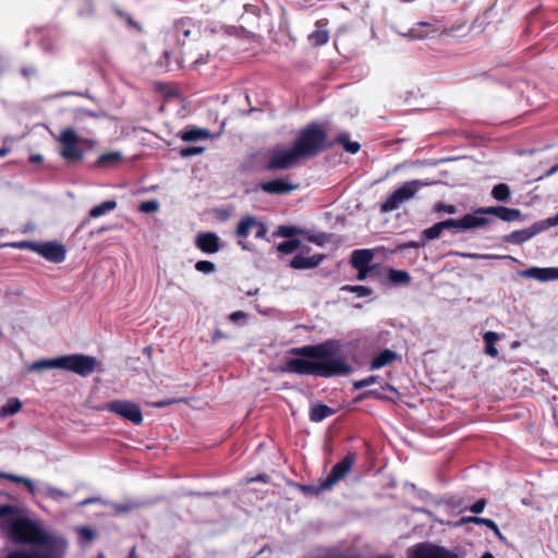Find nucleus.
Here are the masks:
<instances>
[{
  "label": "nucleus",
  "mask_w": 558,
  "mask_h": 558,
  "mask_svg": "<svg viewBox=\"0 0 558 558\" xmlns=\"http://www.w3.org/2000/svg\"><path fill=\"white\" fill-rule=\"evenodd\" d=\"M342 345L339 340L330 339L318 344H307L292 348L290 353L305 359H289L283 371L296 375H312L323 378L347 376L352 373V366L341 354Z\"/></svg>",
  "instance_id": "1"
},
{
  "label": "nucleus",
  "mask_w": 558,
  "mask_h": 558,
  "mask_svg": "<svg viewBox=\"0 0 558 558\" xmlns=\"http://www.w3.org/2000/svg\"><path fill=\"white\" fill-rule=\"evenodd\" d=\"M8 535L14 543L37 546L32 553L52 558H63L65 554L66 542L62 537L47 534L39 525L27 518L11 521Z\"/></svg>",
  "instance_id": "2"
},
{
  "label": "nucleus",
  "mask_w": 558,
  "mask_h": 558,
  "mask_svg": "<svg viewBox=\"0 0 558 558\" xmlns=\"http://www.w3.org/2000/svg\"><path fill=\"white\" fill-rule=\"evenodd\" d=\"M335 143L342 145L345 151L353 155L361 148L357 142L350 141L349 133H341L333 142H329L326 129L315 122L307 124L299 132L293 147L302 160L319 155L323 150L332 147Z\"/></svg>",
  "instance_id": "3"
},
{
  "label": "nucleus",
  "mask_w": 558,
  "mask_h": 558,
  "mask_svg": "<svg viewBox=\"0 0 558 558\" xmlns=\"http://www.w3.org/2000/svg\"><path fill=\"white\" fill-rule=\"evenodd\" d=\"M49 368H60L72 372L81 377H88L94 372H100L101 362L95 356L81 353L62 355L56 359H44L33 362L28 369L38 372Z\"/></svg>",
  "instance_id": "4"
},
{
  "label": "nucleus",
  "mask_w": 558,
  "mask_h": 558,
  "mask_svg": "<svg viewBox=\"0 0 558 558\" xmlns=\"http://www.w3.org/2000/svg\"><path fill=\"white\" fill-rule=\"evenodd\" d=\"M356 461L355 452H348L339 462H337L332 468L328 476L317 486H303V490L320 493L324 490L330 489L338 482L343 480L349 472L352 470L354 463Z\"/></svg>",
  "instance_id": "5"
},
{
  "label": "nucleus",
  "mask_w": 558,
  "mask_h": 558,
  "mask_svg": "<svg viewBox=\"0 0 558 558\" xmlns=\"http://www.w3.org/2000/svg\"><path fill=\"white\" fill-rule=\"evenodd\" d=\"M301 158L293 145L290 148L276 146L267 151V161L264 165L266 171L289 170L300 165Z\"/></svg>",
  "instance_id": "6"
},
{
  "label": "nucleus",
  "mask_w": 558,
  "mask_h": 558,
  "mask_svg": "<svg viewBox=\"0 0 558 558\" xmlns=\"http://www.w3.org/2000/svg\"><path fill=\"white\" fill-rule=\"evenodd\" d=\"M428 185L421 180H411L404 182L395 190L387 199L380 205L381 213H391L400 207L401 204L414 197L421 187Z\"/></svg>",
  "instance_id": "7"
},
{
  "label": "nucleus",
  "mask_w": 558,
  "mask_h": 558,
  "mask_svg": "<svg viewBox=\"0 0 558 558\" xmlns=\"http://www.w3.org/2000/svg\"><path fill=\"white\" fill-rule=\"evenodd\" d=\"M58 142L60 144V156L69 161L75 162L81 161L84 158V151L80 147V143L82 140L72 128H66L62 130L58 136Z\"/></svg>",
  "instance_id": "8"
},
{
  "label": "nucleus",
  "mask_w": 558,
  "mask_h": 558,
  "mask_svg": "<svg viewBox=\"0 0 558 558\" xmlns=\"http://www.w3.org/2000/svg\"><path fill=\"white\" fill-rule=\"evenodd\" d=\"M102 411L113 413L134 425L143 423V413L141 407L130 400H112L101 407Z\"/></svg>",
  "instance_id": "9"
},
{
  "label": "nucleus",
  "mask_w": 558,
  "mask_h": 558,
  "mask_svg": "<svg viewBox=\"0 0 558 558\" xmlns=\"http://www.w3.org/2000/svg\"><path fill=\"white\" fill-rule=\"evenodd\" d=\"M407 558H460V556L444 546L424 542L412 546Z\"/></svg>",
  "instance_id": "10"
},
{
  "label": "nucleus",
  "mask_w": 558,
  "mask_h": 558,
  "mask_svg": "<svg viewBox=\"0 0 558 558\" xmlns=\"http://www.w3.org/2000/svg\"><path fill=\"white\" fill-rule=\"evenodd\" d=\"M36 253L53 264H61L66 258L65 246L57 241L38 242Z\"/></svg>",
  "instance_id": "11"
},
{
  "label": "nucleus",
  "mask_w": 558,
  "mask_h": 558,
  "mask_svg": "<svg viewBox=\"0 0 558 558\" xmlns=\"http://www.w3.org/2000/svg\"><path fill=\"white\" fill-rule=\"evenodd\" d=\"M259 187L263 192L271 195H287L298 189V184L290 182V177L277 178L262 182Z\"/></svg>",
  "instance_id": "12"
},
{
  "label": "nucleus",
  "mask_w": 558,
  "mask_h": 558,
  "mask_svg": "<svg viewBox=\"0 0 558 558\" xmlns=\"http://www.w3.org/2000/svg\"><path fill=\"white\" fill-rule=\"evenodd\" d=\"M475 214H487L493 215L499 218L502 221L511 222L515 220H520L522 217V213L518 208H509L506 206H489V207H480L475 209Z\"/></svg>",
  "instance_id": "13"
},
{
  "label": "nucleus",
  "mask_w": 558,
  "mask_h": 558,
  "mask_svg": "<svg viewBox=\"0 0 558 558\" xmlns=\"http://www.w3.org/2000/svg\"><path fill=\"white\" fill-rule=\"evenodd\" d=\"M195 245L205 254H214L221 248L220 239L214 232L199 233L196 236Z\"/></svg>",
  "instance_id": "14"
},
{
  "label": "nucleus",
  "mask_w": 558,
  "mask_h": 558,
  "mask_svg": "<svg viewBox=\"0 0 558 558\" xmlns=\"http://www.w3.org/2000/svg\"><path fill=\"white\" fill-rule=\"evenodd\" d=\"M543 230L538 225H533L530 228L512 231L502 236L505 243L510 244H522L533 236L538 234Z\"/></svg>",
  "instance_id": "15"
},
{
  "label": "nucleus",
  "mask_w": 558,
  "mask_h": 558,
  "mask_svg": "<svg viewBox=\"0 0 558 558\" xmlns=\"http://www.w3.org/2000/svg\"><path fill=\"white\" fill-rule=\"evenodd\" d=\"M325 258V254H314L308 257H305L302 254H298L290 260V267L300 270L313 269L318 267L324 262Z\"/></svg>",
  "instance_id": "16"
},
{
  "label": "nucleus",
  "mask_w": 558,
  "mask_h": 558,
  "mask_svg": "<svg viewBox=\"0 0 558 558\" xmlns=\"http://www.w3.org/2000/svg\"><path fill=\"white\" fill-rule=\"evenodd\" d=\"M373 258L374 253L369 248L354 250L351 253L350 264L353 268L376 267L375 265H371Z\"/></svg>",
  "instance_id": "17"
},
{
  "label": "nucleus",
  "mask_w": 558,
  "mask_h": 558,
  "mask_svg": "<svg viewBox=\"0 0 558 558\" xmlns=\"http://www.w3.org/2000/svg\"><path fill=\"white\" fill-rule=\"evenodd\" d=\"M484 214H466L460 219L461 230L481 228L489 223V219L482 217Z\"/></svg>",
  "instance_id": "18"
},
{
  "label": "nucleus",
  "mask_w": 558,
  "mask_h": 558,
  "mask_svg": "<svg viewBox=\"0 0 558 558\" xmlns=\"http://www.w3.org/2000/svg\"><path fill=\"white\" fill-rule=\"evenodd\" d=\"M210 137V132L207 129H199L194 125L186 126L181 133L180 138L183 142H194L198 140H207Z\"/></svg>",
  "instance_id": "19"
},
{
  "label": "nucleus",
  "mask_w": 558,
  "mask_h": 558,
  "mask_svg": "<svg viewBox=\"0 0 558 558\" xmlns=\"http://www.w3.org/2000/svg\"><path fill=\"white\" fill-rule=\"evenodd\" d=\"M529 277L535 278L541 281L556 280L558 279V267L551 268H537L532 267L526 270Z\"/></svg>",
  "instance_id": "20"
},
{
  "label": "nucleus",
  "mask_w": 558,
  "mask_h": 558,
  "mask_svg": "<svg viewBox=\"0 0 558 558\" xmlns=\"http://www.w3.org/2000/svg\"><path fill=\"white\" fill-rule=\"evenodd\" d=\"M397 359H398V354L395 351L385 349L373 357V360L371 362V368L379 369V368L392 363Z\"/></svg>",
  "instance_id": "21"
},
{
  "label": "nucleus",
  "mask_w": 558,
  "mask_h": 558,
  "mask_svg": "<svg viewBox=\"0 0 558 558\" xmlns=\"http://www.w3.org/2000/svg\"><path fill=\"white\" fill-rule=\"evenodd\" d=\"M194 28L195 25L190 17L181 19L174 24L175 37L178 40H182L184 43L185 39L190 37Z\"/></svg>",
  "instance_id": "22"
},
{
  "label": "nucleus",
  "mask_w": 558,
  "mask_h": 558,
  "mask_svg": "<svg viewBox=\"0 0 558 558\" xmlns=\"http://www.w3.org/2000/svg\"><path fill=\"white\" fill-rule=\"evenodd\" d=\"M123 156L119 151H109L101 154L97 160L96 166L99 168H112L121 163Z\"/></svg>",
  "instance_id": "23"
},
{
  "label": "nucleus",
  "mask_w": 558,
  "mask_h": 558,
  "mask_svg": "<svg viewBox=\"0 0 558 558\" xmlns=\"http://www.w3.org/2000/svg\"><path fill=\"white\" fill-rule=\"evenodd\" d=\"M336 410L326 404H316L311 408L310 418L312 422H322L323 420L333 415Z\"/></svg>",
  "instance_id": "24"
},
{
  "label": "nucleus",
  "mask_w": 558,
  "mask_h": 558,
  "mask_svg": "<svg viewBox=\"0 0 558 558\" xmlns=\"http://www.w3.org/2000/svg\"><path fill=\"white\" fill-rule=\"evenodd\" d=\"M322 21L316 22V29L310 34L308 39L314 46H324L329 40L328 31L322 28Z\"/></svg>",
  "instance_id": "25"
},
{
  "label": "nucleus",
  "mask_w": 558,
  "mask_h": 558,
  "mask_svg": "<svg viewBox=\"0 0 558 558\" xmlns=\"http://www.w3.org/2000/svg\"><path fill=\"white\" fill-rule=\"evenodd\" d=\"M305 229L294 225H282L274 232V236L293 239L295 235H304Z\"/></svg>",
  "instance_id": "26"
},
{
  "label": "nucleus",
  "mask_w": 558,
  "mask_h": 558,
  "mask_svg": "<svg viewBox=\"0 0 558 558\" xmlns=\"http://www.w3.org/2000/svg\"><path fill=\"white\" fill-rule=\"evenodd\" d=\"M254 225H257V219L255 217H253V216L243 217L236 226L235 234L239 238L245 240L248 236L250 231L254 227Z\"/></svg>",
  "instance_id": "27"
},
{
  "label": "nucleus",
  "mask_w": 558,
  "mask_h": 558,
  "mask_svg": "<svg viewBox=\"0 0 558 558\" xmlns=\"http://www.w3.org/2000/svg\"><path fill=\"white\" fill-rule=\"evenodd\" d=\"M485 342V353L490 357L498 355V350L495 343L499 340V335L495 331H486L483 336Z\"/></svg>",
  "instance_id": "28"
},
{
  "label": "nucleus",
  "mask_w": 558,
  "mask_h": 558,
  "mask_svg": "<svg viewBox=\"0 0 558 558\" xmlns=\"http://www.w3.org/2000/svg\"><path fill=\"white\" fill-rule=\"evenodd\" d=\"M117 202L114 199H109V201H106L99 205H96L94 206L90 210H89V217L90 218H98L113 209L117 208Z\"/></svg>",
  "instance_id": "29"
},
{
  "label": "nucleus",
  "mask_w": 558,
  "mask_h": 558,
  "mask_svg": "<svg viewBox=\"0 0 558 558\" xmlns=\"http://www.w3.org/2000/svg\"><path fill=\"white\" fill-rule=\"evenodd\" d=\"M388 279L393 284H408L411 281V276L405 270L389 269Z\"/></svg>",
  "instance_id": "30"
},
{
  "label": "nucleus",
  "mask_w": 558,
  "mask_h": 558,
  "mask_svg": "<svg viewBox=\"0 0 558 558\" xmlns=\"http://www.w3.org/2000/svg\"><path fill=\"white\" fill-rule=\"evenodd\" d=\"M466 521L469 522H474V523H477V524H483V525H486L489 531H493L494 534L499 538V539H505L504 535L501 534L498 525L496 524V522L492 519H487V518H480V517H471L469 518Z\"/></svg>",
  "instance_id": "31"
},
{
  "label": "nucleus",
  "mask_w": 558,
  "mask_h": 558,
  "mask_svg": "<svg viewBox=\"0 0 558 558\" xmlns=\"http://www.w3.org/2000/svg\"><path fill=\"white\" fill-rule=\"evenodd\" d=\"M510 195V187L506 183H498L492 190V196L498 202H508Z\"/></svg>",
  "instance_id": "32"
},
{
  "label": "nucleus",
  "mask_w": 558,
  "mask_h": 558,
  "mask_svg": "<svg viewBox=\"0 0 558 558\" xmlns=\"http://www.w3.org/2000/svg\"><path fill=\"white\" fill-rule=\"evenodd\" d=\"M22 408V402L17 398H11L8 402L1 407L0 415L10 416L17 413Z\"/></svg>",
  "instance_id": "33"
},
{
  "label": "nucleus",
  "mask_w": 558,
  "mask_h": 558,
  "mask_svg": "<svg viewBox=\"0 0 558 558\" xmlns=\"http://www.w3.org/2000/svg\"><path fill=\"white\" fill-rule=\"evenodd\" d=\"M38 242L23 240L11 243H0V247H13L17 250H28L36 253Z\"/></svg>",
  "instance_id": "34"
},
{
  "label": "nucleus",
  "mask_w": 558,
  "mask_h": 558,
  "mask_svg": "<svg viewBox=\"0 0 558 558\" xmlns=\"http://www.w3.org/2000/svg\"><path fill=\"white\" fill-rule=\"evenodd\" d=\"M301 247V240L299 239H289L283 241L277 245L278 252L282 254H291L298 248Z\"/></svg>",
  "instance_id": "35"
},
{
  "label": "nucleus",
  "mask_w": 558,
  "mask_h": 558,
  "mask_svg": "<svg viewBox=\"0 0 558 558\" xmlns=\"http://www.w3.org/2000/svg\"><path fill=\"white\" fill-rule=\"evenodd\" d=\"M0 477L9 480L10 482L16 483V484H23L27 487L29 492H34V484L29 478L14 475L11 473L0 472Z\"/></svg>",
  "instance_id": "36"
},
{
  "label": "nucleus",
  "mask_w": 558,
  "mask_h": 558,
  "mask_svg": "<svg viewBox=\"0 0 558 558\" xmlns=\"http://www.w3.org/2000/svg\"><path fill=\"white\" fill-rule=\"evenodd\" d=\"M116 14L125 21L129 27L135 29L136 32H143V27L138 22H136L130 14L121 10L120 8L114 9Z\"/></svg>",
  "instance_id": "37"
},
{
  "label": "nucleus",
  "mask_w": 558,
  "mask_h": 558,
  "mask_svg": "<svg viewBox=\"0 0 558 558\" xmlns=\"http://www.w3.org/2000/svg\"><path fill=\"white\" fill-rule=\"evenodd\" d=\"M308 242L314 243L318 246H324L327 241V235L325 233H313L312 231L305 229V233L303 235Z\"/></svg>",
  "instance_id": "38"
},
{
  "label": "nucleus",
  "mask_w": 558,
  "mask_h": 558,
  "mask_svg": "<svg viewBox=\"0 0 558 558\" xmlns=\"http://www.w3.org/2000/svg\"><path fill=\"white\" fill-rule=\"evenodd\" d=\"M342 290L355 293L360 298L369 296L373 293V290L365 286L347 284V286L342 287Z\"/></svg>",
  "instance_id": "39"
},
{
  "label": "nucleus",
  "mask_w": 558,
  "mask_h": 558,
  "mask_svg": "<svg viewBox=\"0 0 558 558\" xmlns=\"http://www.w3.org/2000/svg\"><path fill=\"white\" fill-rule=\"evenodd\" d=\"M442 231H444V228L441 227V223L437 222V223L433 225L432 227L425 229L423 231V235L427 240H435L440 236Z\"/></svg>",
  "instance_id": "40"
},
{
  "label": "nucleus",
  "mask_w": 558,
  "mask_h": 558,
  "mask_svg": "<svg viewBox=\"0 0 558 558\" xmlns=\"http://www.w3.org/2000/svg\"><path fill=\"white\" fill-rule=\"evenodd\" d=\"M5 558H52L38 553H27L24 550H14L10 553Z\"/></svg>",
  "instance_id": "41"
},
{
  "label": "nucleus",
  "mask_w": 558,
  "mask_h": 558,
  "mask_svg": "<svg viewBox=\"0 0 558 558\" xmlns=\"http://www.w3.org/2000/svg\"><path fill=\"white\" fill-rule=\"evenodd\" d=\"M159 203L155 199L142 202L140 205V210L145 214H153L159 210Z\"/></svg>",
  "instance_id": "42"
},
{
  "label": "nucleus",
  "mask_w": 558,
  "mask_h": 558,
  "mask_svg": "<svg viewBox=\"0 0 558 558\" xmlns=\"http://www.w3.org/2000/svg\"><path fill=\"white\" fill-rule=\"evenodd\" d=\"M203 151H204V147H201V146H189V147L181 148L180 151H179V155L182 158H189V157H192V156L201 155Z\"/></svg>",
  "instance_id": "43"
},
{
  "label": "nucleus",
  "mask_w": 558,
  "mask_h": 558,
  "mask_svg": "<svg viewBox=\"0 0 558 558\" xmlns=\"http://www.w3.org/2000/svg\"><path fill=\"white\" fill-rule=\"evenodd\" d=\"M379 379V376H376V375H372V376H368L366 378H363L361 380H356L353 383V388L356 389V390H360V389H363L367 386H371L373 384H376Z\"/></svg>",
  "instance_id": "44"
},
{
  "label": "nucleus",
  "mask_w": 558,
  "mask_h": 558,
  "mask_svg": "<svg viewBox=\"0 0 558 558\" xmlns=\"http://www.w3.org/2000/svg\"><path fill=\"white\" fill-rule=\"evenodd\" d=\"M195 269L199 272H204V274H210V272H214L215 269H216V266L214 263L209 262V260H198L196 264H195Z\"/></svg>",
  "instance_id": "45"
},
{
  "label": "nucleus",
  "mask_w": 558,
  "mask_h": 558,
  "mask_svg": "<svg viewBox=\"0 0 558 558\" xmlns=\"http://www.w3.org/2000/svg\"><path fill=\"white\" fill-rule=\"evenodd\" d=\"M466 256L469 257H472V258H484V259H499V258H502V259H509L511 262H518L517 258L510 256V255H494V254H483V255H480V254H468Z\"/></svg>",
  "instance_id": "46"
},
{
  "label": "nucleus",
  "mask_w": 558,
  "mask_h": 558,
  "mask_svg": "<svg viewBox=\"0 0 558 558\" xmlns=\"http://www.w3.org/2000/svg\"><path fill=\"white\" fill-rule=\"evenodd\" d=\"M19 512V508L13 505H0V518L14 515Z\"/></svg>",
  "instance_id": "47"
},
{
  "label": "nucleus",
  "mask_w": 558,
  "mask_h": 558,
  "mask_svg": "<svg viewBox=\"0 0 558 558\" xmlns=\"http://www.w3.org/2000/svg\"><path fill=\"white\" fill-rule=\"evenodd\" d=\"M435 211L437 213H447V214H456L457 207L451 204H445V203H437L434 207Z\"/></svg>",
  "instance_id": "48"
},
{
  "label": "nucleus",
  "mask_w": 558,
  "mask_h": 558,
  "mask_svg": "<svg viewBox=\"0 0 558 558\" xmlns=\"http://www.w3.org/2000/svg\"><path fill=\"white\" fill-rule=\"evenodd\" d=\"M440 223H441V227L444 228V230H450V229L461 230L460 219H458V220L447 219V220L440 221Z\"/></svg>",
  "instance_id": "49"
},
{
  "label": "nucleus",
  "mask_w": 558,
  "mask_h": 558,
  "mask_svg": "<svg viewBox=\"0 0 558 558\" xmlns=\"http://www.w3.org/2000/svg\"><path fill=\"white\" fill-rule=\"evenodd\" d=\"M253 228L256 229V231H255V238L256 239H264V238H266V234H267V231H268L266 223L257 220V225H254Z\"/></svg>",
  "instance_id": "50"
},
{
  "label": "nucleus",
  "mask_w": 558,
  "mask_h": 558,
  "mask_svg": "<svg viewBox=\"0 0 558 558\" xmlns=\"http://www.w3.org/2000/svg\"><path fill=\"white\" fill-rule=\"evenodd\" d=\"M357 270L356 279L363 281L367 278V276L375 269V267H362L355 268Z\"/></svg>",
  "instance_id": "51"
},
{
  "label": "nucleus",
  "mask_w": 558,
  "mask_h": 558,
  "mask_svg": "<svg viewBox=\"0 0 558 558\" xmlns=\"http://www.w3.org/2000/svg\"><path fill=\"white\" fill-rule=\"evenodd\" d=\"M485 506H486V501H485V499H478L477 501H475V502L471 506L470 510H471L473 513H481V512L484 510Z\"/></svg>",
  "instance_id": "52"
},
{
  "label": "nucleus",
  "mask_w": 558,
  "mask_h": 558,
  "mask_svg": "<svg viewBox=\"0 0 558 558\" xmlns=\"http://www.w3.org/2000/svg\"><path fill=\"white\" fill-rule=\"evenodd\" d=\"M245 317H246V314H245L244 312H242V311L233 312V313L229 316L230 320H232V322H236V320L242 319V318H245Z\"/></svg>",
  "instance_id": "53"
},
{
  "label": "nucleus",
  "mask_w": 558,
  "mask_h": 558,
  "mask_svg": "<svg viewBox=\"0 0 558 558\" xmlns=\"http://www.w3.org/2000/svg\"><path fill=\"white\" fill-rule=\"evenodd\" d=\"M222 338H226V335L220 330V329H216L214 335H213V341H218Z\"/></svg>",
  "instance_id": "54"
},
{
  "label": "nucleus",
  "mask_w": 558,
  "mask_h": 558,
  "mask_svg": "<svg viewBox=\"0 0 558 558\" xmlns=\"http://www.w3.org/2000/svg\"><path fill=\"white\" fill-rule=\"evenodd\" d=\"M43 161V156L41 155H31L29 156V162L32 163H37V162H41Z\"/></svg>",
  "instance_id": "55"
},
{
  "label": "nucleus",
  "mask_w": 558,
  "mask_h": 558,
  "mask_svg": "<svg viewBox=\"0 0 558 558\" xmlns=\"http://www.w3.org/2000/svg\"><path fill=\"white\" fill-rule=\"evenodd\" d=\"M556 172H558V163L553 166L549 170H547L545 175L550 177V175L555 174Z\"/></svg>",
  "instance_id": "56"
},
{
  "label": "nucleus",
  "mask_w": 558,
  "mask_h": 558,
  "mask_svg": "<svg viewBox=\"0 0 558 558\" xmlns=\"http://www.w3.org/2000/svg\"><path fill=\"white\" fill-rule=\"evenodd\" d=\"M205 63H207V57H199L198 59H196L194 61L195 65L205 64Z\"/></svg>",
  "instance_id": "57"
},
{
  "label": "nucleus",
  "mask_w": 558,
  "mask_h": 558,
  "mask_svg": "<svg viewBox=\"0 0 558 558\" xmlns=\"http://www.w3.org/2000/svg\"><path fill=\"white\" fill-rule=\"evenodd\" d=\"M128 558H137L136 547L133 546L128 555Z\"/></svg>",
  "instance_id": "58"
},
{
  "label": "nucleus",
  "mask_w": 558,
  "mask_h": 558,
  "mask_svg": "<svg viewBox=\"0 0 558 558\" xmlns=\"http://www.w3.org/2000/svg\"><path fill=\"white\" fill-rule=\"evenodd\" d=\"M253 481H259V482L267 483L268 476L266 474H260L256 478H254Z\"/></svg>",
  "instance_id": "59"
},
{
  "label": "nucleus",
  "mask_w": 558,
  "mask_h": 558,
  "mask_svg": "<svg viewBox=\"0 0 558 558\" xmlns=\"http://www.w3.org/2000/svg\"><path fill=\"white\" fill-rule=\"evenodd\" d=\"M171 403H172L171 401H160V402H157L155 405L158 408H162V407L169 405Z\"/></svg>",
  "instance_id": "60"
},
{
  "label": "nucleus",
  "mask_w": 558,
  "mask_h": 558,
  "mask_svg": "<svg viewBox=\"0 0 558 558\" xmlns=\"http://www.w3.org/2000/svg\"><path fill=\"white\" fill-rule=\"evenodd\" d=\"M8 153H9V148L3 147V148L0 149V156L1 157H4Z\"/></svg>",
  "instance_id": "61"
},
{
  "label": "nucleus",
  "mask_w": 558,
  "mask_h": 558,
  "mask_svg": "<svg viewBox=\"0 0 558 558\" xmlns=\"http://www.w3.org/2000/svg\"><path fill=\"white\" fill-rule=\"evenodd\" d=\"M239 244L241 245V247L243 250H248V245H247V243L245 241H240Z\"/></svg>",
  "instance_id": "62"
},
{
  "label": "nucleus",
  "mask_w": 558,
  "mask_h": 558,
  "mask_svg": "<svg viewBox=\"0 0 558 558\" xmlns=\"http://www.w3.org/2000/svg\"><path fill=\"white\" fill-rule=\"evenodd\" d=\"M83 532H84L85 536H87L89 538L92 537L93 533H92V531L89 529H84Z\"/></svg>",
  "instance_id": "63"
},
{
  "label": "nucleus",
  "mask_w": 558,
  "mask_h": 558,
  "mask_svg": "<svg viewBox=\"0 0 558 558\" xmlns=\"http://www.w3.org/2000/svg\"><path fill=\"white\" fill-rule=\"evenodd\" d=\"M482 558H495L493 554L490 553H485Z\"/></svg>",
  "instance_id": "64"
}]
</instances>
